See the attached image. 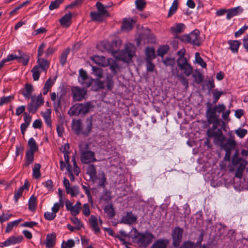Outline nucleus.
I'll return each instance as SVG.
<instances>
[{
    "instance_id": "1",
    "label": "nucleus",
    "mask_w": 248,
    "mask_h": 248,
    "mask_svg": "<svg viewBox=\"0 0 248 248\" xmlns=\"http://www.w3.org/2000/svg\"><path fill=\"white\" fill-rule=\"evenodd\" d=\"M206 117L209 124H212L211 128L207 129L206 135L208 138H212L217 132V126L221 124L222 127L225 125V123L219 118V114L224 111L226 108L223 104H218L212 108V104L209 102L206 104Z\"/></svg>"
},
{
    "instance_id": "2",
    "label": "nucleus",
    "mask_w": 248,
    "mask_h": 248,
    "mask_svg": "<svg viewBox=\"0 0 248 248\" xmlns=\"http://www.w3.org/2000/svg\"><path fill=\"white\" fill-rule=\"evenodd\" d=\"M93 107V105L90 102L76 104L70 108L68 113L70 116L85 115L92 110Z\"/></svg>"
},
{
    "instance_id": "3",
    "label": "nucleus",
    "mask_w": 248,
    "mask_h": 248,
    "mask_svg": "<svg viewBox=\"0 0 248 248\" xmlns=\"http://www.w3.org/2000/svg\"><path fill=\"white\" fill-rule=\"evenodd\" d=\"M80 153V161L83 164H88L96 161L97 160L93 152L89 150L88 144L82 143L79 145Z\"/></svg>"
},
{
    "instance_id": "4",
    "label": "nucleus",
    "mask_w": 248,
    "mask_h": 248,
    "mask_svg": "<svg viewBox=\"0 0 248 248\" xmlns=\"http://www.w3.org/2000/svg\"><path fill=\"white\" fill-rule=\"evenodd\" d=\"M133 230L135 232L134 238L137 240V243L141 247H147L155 238L154 236L149 232L141 233L139 232L136 228H133Z\"/></svg>"
},
{
    "instance_id": "5",
    "label": "nucleus",
    "mask_w": 248,
    "mask_h": 248,
    "mask_svg": "<svg viewBox=\"0 0 248 248\" xmlns=\"http://www.w3.org/2000/svg\"><path fill=\"white\" fill-rule=\"evenodd\" d=\"M136 49V47L130 43L127 44L124 50H119L116 52V54H117L116 58L117 59L128 62L135 55Z\"/></svg>"
},
{
    "instance_id": "6",
    "label": "nucleus",
    "mask_w": 248,
    "mask_h": 248,
    "mask_svg": "<svg viewBox=\"0 0 248 248\" xmlns=\"http://www.w3.org/2000/svg\"><path fill=\"white\" fill-rule=\"evenodd\" d=\"M200 33V31L196 29L188 34L182 35L180 37V39L184 42L188 43L196 46H199L202 43Z\"/></svg>"
},
{
    "instance_id": "7",
    "label": "nucleus",
    "mask_w": 248,
    "mask_h": 248,
    "mask_svg": "<svg viewBox=\"0 0 248 248\" xmlns=\"http://www.w3.org/2000/svg\"><path fill=\"white\" fill-rule=\"evenodd\" d=\"M184 230L179 227H175L171 232V237L172 239V245L173 247L177 248L179 247L182 242Z\"/></svg>"
},
{
    "instance_id": "8",
    "label": "nucleus",
    "mask_w": 248,
    "mask_h": 248,
    "mask_svg": "<svg viewBox=\"0 0 248 248\" xmlns=\"http://www.w3.org/2000/svg\"><path fill=\"white\" fill-rule=\"evenodd\" d=\"M179 69L186 77H189L193 72V67L188 62L187 59H182L176 62Z\"/></svg>"
},
{
    "instance_id": "9",
    "label": "nucleus",
    "mask_w": 248,
    "mask_h": 248,
    "mask_svg": "<svg viewBox=\"0 0 248 248\" xmlns=\"http://www.w3.org/2000/svg\"><path fill=\"white\" fill-rule=\"evenodd\" d=\"M112 78L113 76L111 74H107L104 81L98 80L96 84L98 88L105 89L106 87L108 90H111L114 86Z\"/></svg>"
},
{
    "instance_id": "10",
    "label": "nucleus",
    "mask_w": 248,
    "mask_h": 248,
    "mask_svg": "<svg viewBox=\"0 0 248 248\" xmlns=\"http://www.w3.org/2000/svg\"><path fill=\"white\" fill-rule=\"evenodd\" d=\"M73 99L74 101H80L85 98L86 90L78 86L73 87L71 89Z\"/></svg>"
},
{
    "instance_id": "11",
    "label": "nucleus",
    "mask_w": 248,
    "mask_h": 248,
    "mask_svg": "<svg viewBox=\"0 0 248 248\" xmlns=\"http://www.w3.org/2000/svg\"><path fill=\"white\" fill-rule=\"evenodd\" d=\"M79 82L84 87H89L92 83V79L88 76L87 72L81 69L79 71Z\"/></svg>"
},
{
    "instance_id": "12",
    "label": "nucleus",
    "mask_w": 248,
    "mask_h": 248,
    "mask_svg": "<svg viewBox=\"0 0 248 248\" xmlns=\"http://www.w3.org/2000/svg\"><path fill=\"white\" fill-rule=\"evenodd\" d=\"M137 217L132 212H127L125 216L122 217L120 223L132 224L136 222Z\"/></svg>"
},
{
    "instance_id": "13",
    "label": "nucleus",
    "mask_w": 248,
    "mask_h": 248,
    "mask_svg": "<svg viewBox=\"0 0 248 248\" xmlns=\"http://www.w3.org/2000/svg\"><path fill=\"white\" fill-rule=\"evenodd\" d=\"M92 128V121L89 119H87L84 123H82V128H81V134L84 137L88 136L90 133Z\"/></svg>"
},
{
    "instance_id": "14",
    "label": "nucleus",
    "mask_w": 248,
    "mask_h": 248,
    "mask_svg": "<svg viewBox=\"0 0 248 248\" xmlns=\"http://www.w3.org/2000/svg\"><path fill=\"white\" fill-rule=\"evenodd\" d=\"M33 91V87L31 84L26 83L24 87L21 90V93L26 99H29L32 97L31 93Z\"/></svg>"
},
{
    "instance_id": "15",
    "label": "nucleus",
    "mask_w": 248,
    "mask_h": 248,
    "mask_svg": "<svg viewBox=\"0 0 248 248\" xmlns=\"http://www.w3.org/2000/svg\"><path fill=\"white\" fill-rule=\"evenodd\" d=\"M72 14L69 13L65 14L60 20L59 21L62 27L67 28L71 24Z\"/></svg>"
},
{
    "instance_id": "16",
    "label": "nucleus",
    "mask_w": 248,
    "mask_h": 248,
    "mask_svg": "<svg viewBox=\"0 0 248 248\" xmlns=\"http://www.w3.org/2000/svg\"><path fill=\"white\" fill-rule=\"evenodd\" d=\"M243 11V8L238 6L233 8L229 9L227 11V18L230 20L232 17L237 16L241 13Z\"/></svg>"
},
{
    "instance_id": "17",
    "label": "nucleus",
    "mask_w": 248,
    "mask_h": 248,
    "mask_svg": "<svg viewBox=\"0 0 248 248\" xmlns=\"http://www.w3.org/2000/svg\"><path fill=\"white\" fill-rule=\"evenodd\" d=\"M56 234L55 233H49L46 236V246L47 248H51L55 244Z\"/></svg>"
},
{
    "instance_id": "18",
    "label": "nucleus",
    "mask_w": 248,
    "mask_h": 248,
    "mask_svg": "<svg viewBox=\"0 0 248 248\" xmlns=\"http://www.w3.org/2000/svg\"><path fill=\"white\" fill-rule=\"evenodd\" d=\"M172 74L176 78H177L181 82V83L186 87V88H187L188 87V80L184 77V76L181 74L179 73V71L176 70V71H172Z\"/></svg>"
},
{
    "instance_id": "19",
    "label": "nucleus",
    "mask_w": 248,
    "mask_h": 248,
    "mask_svg": "<svg viewBox=\"0 0 248 248\" xmlns=\"http://www.w3.org/2000/svg\"><path fill=\"white\" fill-rule=\"evenodd\" d=\"M18 52L17 61L21 63L23 65H26L30 59L29 56L21 50H19Z\"/></svg>"
},
{
    "instance_id": "20",
    "label": "nucleus",
    "mask_w": 248,
    "mask_h": 248,
    "mask_svg": "<svg viewBox=\"0 0 248 248\" xmlns=\"http://www.w3.org/2000/svg\"><path fill=\"white\" fill-rule=\"evenodd\" d=\"M169 241L167 239H158L152 246L151 248H166Z\"/></svg>"
},
{
    "instance_id": "21",
    "label": "nucleus",
    "mask_w": 248,
    "mask_h": 248,
    "mask_svg": "<svg viewBox=\"0 0 248 248\" xmlns=\"http://www.w3.org/2000/svg\"><path fill=\"white\" fill-rule=\"evenodd\" d=\"M37 62L38 65L35 66H39V69L41 71L46 72L49 65L48 62L44 59L39 58L37 60Z\"/></svg>"
},
{
    "instance_id": "22",
    "label": "nucleus",
    "mask_w": 248,
    "mask_h": 248,
    "mask_svg": "<svg viewBox=\"0 0 248 248\" xmlns=\"http://www.w3.org/2000/svg\"><path fill=\"white\" fill-rule=\"evenodd\" d=\"M236 143L235 141L229 139L226 144H222V148L225 152H228V151L231 152L232 150L234 149Z\"/></svg>"
},
{
    "instance_id": "23",
    "label": "nucleus",
    "mask_w": 248,
    "mask_h": 248,
    "mask_svg": "<svg viewBox=\"0 0 248 248\" xmlns=\"http://www.w3.org/2000/svg\"><path fill=\"white\" fill-rule=\"evenodd\" d=\"M89 222L92 229L95 233L100 232V229L98 226L97 219L93 215H92L89 219Z\"/></svg>"
},
{
    "instance_id": "24",
    "label": "nucleus",
    "mask_w": 248,
    "mask_h": 248,
    "mask_svg": "<svg viewBox=\"0 0 248 248\" xmlns=\"http://www.w3.org/2000/svg\"><path fill=\"white\" fill-rule=\"evenodd\" d=\"M213 137L215 139V143L217 144H222L224 140V137L222 134L221 129L218 128L217 132L214 134Z\"/></svg>"
},
{
    "instance_id": "25",
    "label": "nucleus",
    "mask_w": 248,
    "mask_h": 248,
    "mask_svg": "<svg viewBox=\"0 0 248 248\" xmlns=\"http://www.w3.org/2000/svg\"><path fill=\"white\" fill-rule=\"evenodd\" d=\"M82 121L81 120H74L72 123V129L77 135H80L79 128L81 126Z\"/></svg>"
},
{
    "instance_id": "26",
    "label": "nucleus",
    "mask_w": 248,
    "mask_h": 248,
    "mask_svg": "<svg viewBox=\"0 0 248 248\" xmlns=\"http://www.w3.org/2000/svg\"><path fill=\"white\" fill-rule=\"evenodd\" d=\"M34 153V152L27 151L26 153V160L24 164L25 167H28L29 165L33 162Z\"/></svg>"
},
{
    "instance_id": "27",
    "label": "nucleus",
    "mask_w": 248,
    "mask_h": 248,
    "mask_svg": "<svg viewBox=\"0 0 248 248\" xmlns=\"http://www.w3.org/2000/svg\"><path fill=\"white\" fill-rule=\"evenodd\" d=\"M62 101H63V96L62 94L60 95H58L57 99L53 101L54 109L56 112H59V109L61 108V103Z\"/></svg>"
},
{
    "instance_id": "28",
    "label": "nucleus",
    "mask_w": 248,
    "mask_h": 248,
    "mask_svg": "<svg viewBox=\"0 0 248 248\" xmlns=\"http://www.w3.org/2000/svg\"><path fill=\"white\" fill-rule=\"evenodd\" d=\"M145 52V61H152L155 58V49L154 47H147Z\"/></svg>"
},
{
    "instance_id": "29",
    "label": "nucleus",
    "mask_w": 248,
    "mask_h": 248,
    "mask_svg": "<svg viewBox=\"0 0 248 248\" xmlns=\"http://www.w3.org/2000/svg\"><path fill=\"white\" fill-rule=\"evenodd\" d=\"M31 98V102L33 103V104H34V105L38 108L44 103V101L42 98L41 94H39L37 97L33 96Z\"/></svg>"
},
{
    "instance_id": "30",
    "label": "nucleus",
    "mask_w": 248,
    "mask_h": 248,
    "mask_svg": "<svg viewBox=\"0 0 248 248\" xmlns=\"http://www.w3.org/2000/svg\"><path fill=\"white\" fill-rule=\"evenodd\" d=\"M134 20L130 19H124L122 28L123 30L129 31L133 28Z\"/></svg>"
},
{
    "instance_id": "31",
    "label": "nucleus",
    "mask_w": 248,
    "mask_h": 248,
    "mask_svg": "<svg viewBox=\"0 0 248 248\" xmlns=\"http://www.w3.org/2000/svg\"><path fill=\"white\" fill-rule=\"evenodd\" d=\"M87 173L90 176L91 179L93 180L96 178V170L93 164H90L87 168Z\"/></svg>"
},
{
    "instance_id": "32",
    "label": "nucleus",
    "mask_w": 248,
    "mask_h": 248,
    "mask_svg": "<svg viewBox=\"0 0 248 248\" xmlns=\"http://www.w3.org/2000/svg\"><path fill=\"white\" fill-rule=\"evenodd\" d=\"M179 4L178 0H174L170 6L168 15V17L171 16L177 11Z\"/></svg>"
},
{
    "instance_id": "33",
    "label": "nucleus",
    "mask_w": 248,
    "mask_h": 248,
    "mask_svg": "<svg viewBox=\"0 0 248 248\" xmlns=\"http://www.w3.org/2000/svg\"><path fill=\"white\" fill-rule=\"evenodd\" d=\"M230 46V49L233 53H236L238 51V48L241 44L240 41L238 40L229 41L228 42Z\"/></svg>"
},
{
    "instance_id": "34",
    "label": "nucleus",
    "mask_w": 248,
    "mask_h": 248,
    "mask_svg": "<svg viewBox=\"0 0 248 248\" xmlns=\"http://www.w3.org/2000/svg\"><path fill=\"white\" fill-rule=\"evenodd\" d=\"M28 145L30 148L28 151L34 152L38 151V147L36 144V141L33 138H31L29 140Z\"/></svg>"
},
{
    "instance_id": "35",
    "label": "nucleus",
    "mask_w": 248,
    "mask_h": 248,
    "mask_svg": "<svg viewBox=\"0 0 248 248\" xmlns=\"http://www.w3.org/2000/svg\"><path fill=\"white\" fill-rule=\"evenodd\" d=\"M65 189L66 193L70 194L72 197H76L79 193V188L77 186H69Z\"/></svg>"
},
{
    "instance_id": "36",
    "label": "nucleus",
    "mask_w": 248,
    "mask_h": 248,
    "mask_svg": "<svg viewBox=\"0 0 248 248\" xmlns=\"http://www.w3.org/2000/svg\"><path fill=\"white\" fill-rule=\"evenodd\" d=\"M104 211L108 216L109 218H112L115 216V212L111 204L107 205L104 208Z\"/></svg>"
},
{
    "instance_id": "37",
    "label": "nucleus",
    "mask_w": 248,
    "mask_h": 248,
    "mask_svg": "<svg viewBox=\"0 0 248 248\" xmlns=\"http://www.w3.org/2000/svg\"><path fill=\"white\" fill-rule=\"evenodd\" d=\"M41 165L39 163H35L32 169V175L35 179L39 178L41 176L40 173Z\"/></svg>"
},
{
    "instance_id": "38",
    "label": "nucleus",
    "mask_w": 248,
    "mask_h": 248,
    "mask_svg": "<svg viewBox=\"0 0 248 248\" xmlns=\"http://www.w3.org/2000/svg\"><path fill=\"white\" fill-rule=\"evenodd\" d=\"M185 28V26L184 24L178 23L175 26L172 27L171 28V31L174 33H179L182 32Z\"/></svg>"
},
{
    "instance_id": "39",
    "label": "nucleus",
    "mask_w": 248,
    "mask_h": 248,
    "mask_svg": "<svg viewBox=\"0 0 248 248\" xmlns=\"http://www.w3.org/2000/svg\"><path fill=\"white\" fill-rule=\"evenodd\" d=\"M32 78L34 81H37L40 77V73L42 71L39 69V66H34L31 70Z\"/></svg>"
},
{
    "instance_id": "40",
    "label": "nucleus",
    "mask_w": 248,
    "mask_h": 248,
    "mask_svg": "<svg viewBox=\"0 0 248 248\" xmlns=\"http://www.w3.org/2000/svg\"><path fill=\"white\" fill-rule=\"evenodd\" d=\"M22 221V219H19L14 221L10 222L8 223L5 230L6 233H8L12 230L14 227L17 226L19 223Z\"/></svg>"
},
{
    "instance_id": "41",
    "label": "nucleus",
    "mask_w": 248,
    "mask_h": 248,
    "mask_svg": "<svg viewBox=\"0 0 248 248\" xmlns=\"http://www.w3.org/2000/svg\"><path fill=\"white\" fill-rule=\"evenodd\" d=\"M192 77L194 79L195 83L198 84H200L203 81V76L199 71H197L195 73L193 74Z\"/></svg>"
},
{
    "instance_id": "42",
    "label": "nucleus",
    "mask_w": 248,
    "mask_h": 248,
    "mask_svg": "<svg viewBox=\"0 0 248 248\" xmlns=\"http://www.w3.org/2000/svg\"><path fill=\"white\" fill-rule=\"evenodd\" d=\"M36 198L35 197L32 196L29 201V209L31 211H33L35 210L36 208Z\"/></svg>"
},
{
    "instance_id": "43",
    "label": "nucleus",
    "mask_w": 248,
    "mask_h": 248,
    "mask_svg": "<svg viewBox=\"0 0 248 248\" xmlns=\"http://www.w3.org/2000/svg\"><path fill=\"white\" fill-rule=\"evenodd\" d=\"M22 239L23 237L22 236H19L18 237L12 236L9 238L7 240L10 246L11 244L20 243L22 241Z\"/></svg>"
},
{
    "instance_id": "44",
    "label": "nucleus",
    "mask_w": 248,
    "mask_h": 248,
    "mask_svg": "<svg viewBox=\"0 0 248 248\" xmlns=\"http://www.w3.org/2000/svg\"><path fill=\"white\" fill-rule=\"evenodd\" d=\"M42 115L43 117L45 122L48 126H51V120L50 113L49 112H42Z\"/></svg>"
},
{
    "instance_id": "45",
    "label": "nucleus",
    "mask_w": 248,
    "mask_h": 248,
    "mask_svg": "<svg viewBox=\"0 0 248 248\" xmlns=\"http://www.w3.org/2000/svg\"><path fill=\"white\" fill-rule=\"evenodd\" d=\"M169 49V47L168 46H163L159 48L157 50V55L163 57V56L167 53Z\"/></svg>"
},
{
    "instance_id": "46",
    "label": "nucleus",
    "mask_w": 248,
    "mask_h": 248,
    "mask_svg": "<svg viewBox=\"0 0 248 248\" xmlns=\"http://www.w3.org/2000/svg\"><path fill=\"white\" fill-rule=\"evenodd\" d=\"M69 52L68 50H65L62 52L60 59V63L62 66H63L66 62Z\"/></svg>"
},
{
    "instance_id": "47",
    "label": "nucleus",
    "mask_w": 248,
    "mask_h": 248,
    "mask_svg": "<svg viewBox=\"0 0 248 248\" xmlns=\"http://www.w3.org/2000/svg\"><path fill=\"white\" fill-rule=\"evenodd\" d=\"M146 4L145 0H136L135 1L136 8L139 11H142L144 9Z\"/></svg>"
},
{
    "instance_id": "48",
    "label": "nucleus",
    "mask_w": 248,
    "mask_h": 248,
    "mask_svg": "<svg viewBox=\"0 0 248 248\" xmlns=\"http://www.w3.org/2000/svg\"><path fill=\"white\" fill-rule=\"evenodd\" d=\"M75 243L73 239H69L66 242L63 241L62 244V248H72L75 246Z\"/></svg>"
},
{
    "instance_id": "49",
    "label": "nucleus",
    "mask_w": 248,
    "mask_h": 248,
    "mask_svg": "<svg viewBox=\"0 0 248 248\" xmlns=\"http://www.w3.org/2000/svg\"><path fill=\"white\" fill-rule=\"evenodd\" d=\"M195 61L196 62L200 64L202 68L206 67V64L201 57L199 52H196L195 53Z\"/></svg>"
},
{
    "instance_id": "50",
    "label": "nucleus",
    "mask_w": 248,
    "mask_h": 248,
    "mask_svg": "<svg viewBox=\"0 0 248 248\" xmlns=\"http://www.w3.org/2000/svg\"><path fill=\"white\" fill-rule=\"evenodd\" d=\"M14 98V95L1 97L0 99V106L10 102Z\"/></svg>"
},
{
    "instance_id": "51",
    "label": "nucleus",
    "mask_w": 248,
    "mask_h": 248,
    "mask_svg": "<svg viewBox=\"0 0 248 248\" xmlns=\"http://www.w3.org/2000/svg\"><path fill=\"white\" fill-rule=\"evenodd\" d=\"M63 1V0H55L54 1H52L49 6V10H53L55 9H57Z\"/></svg>"
},
{
    "instance_id": "52",
    "label": "nucleus",
    "mask_w": 248,
    "mask_h": 248,
    "mask_svg": "<svg viewBox=\"0 0 248 248\" xmlns=\"http://www.w3.org/2000/svg\"><path fill=\"white\" fill-rule=\"evenodd\" d=\"M96 6L100 15H104L107 13L106 7H105L101 2H97L96 4Z\"/></svg>"
},
{
    "instance_id": "53",
    "label": "nucleus",
    "mask_w": 248,
    "mask_h": 248,
    "mask_svg": "<svg viewBox=\"0 0 248 248\" xmlns=\"http://www.w3.org/2000/svg\"><path fill=\"white\" fill-rule=\"evenodd\" d=\"M197 245L189 241L185 242L179 248H196Z\"/></svg>"
},
{
    "instance_id": "54",
    "label": "nucleus",
    "mask_w": 248,
    "mask_h": 248,
    "mask_svg": "<svg viewBox=\"0 0 248 248\" xmlns=\"http://www.w3.org/2000/svg\"><path fill=\"white\" fill-rule=\"evenodd\" d=\"M163 63L166 66H173L175 64V60L174 58H166L163 60Z\"/></svg>"
},
{
    "instance_id": "55",
    "label": "nucleus",
    "mask_w": 248,
    "mask_h": 248,
    "mask_svg": "<svg viewBox=\"0 0 248 248\" xmlns=\"http://www.w3.org/2000/svg\"><path fill=\"white\" fill-rule=\"evenodd\" d=\"M71 220L74 224L76 225L77 230H80L83 227V224L77 217H74L71 218Z\"/></svg>"
},
{
    "instance_id": "56",
    "label": "nucleus",
    "mask_w": 248,
    "mask_h": 248,
    "mask_svg": "<svg viewBox=\"0 0 248 248\" xmlns=\"http://www.w3.org/2000/svg\"><path fill=\"white\" fill-rule=\"evenodd\" d=\"M63 206V202H56L54 203L53 206L52 208V211L55 214L56 213L58 212L60 207H62Z\"/></svg>"
},
{
    "instance_id": "57",
    "label": "nucleus",
    "mask_w": 248,
    "mask_h": 248,
    "mask_svg": "<svg viewBox=\"0 0 248 248\" xmlns=\"http://www.w3.org/2000/svg\"><path fill=\"white\" fill-rule=\"evenodd\" d=\"M118 236L123 240L122 241H120L122 242L123 245H126L128 244V243L126 242L124 237H128L129 235L128 234L126 233L125 231L124 230H121L119 232V234H118Z\"/></svg>"
},
{
    "instance_id": "58",
    "label": "nucleus",
    "mask_w": 248,
    "mask_h": 248,
    "mask_svg": "<svg viewBox=\"0 0 248 248\" xmlns=\"http://www.w3.org/2000/svg\"><path fill=\"white\" fill-rule=\"evenodd\" d=\"M38 108L35 106L33 103L31 102L27 106V109L29 112L34 114L38 109Z\"/></svg>"
},
{
    "instance_id": "59",
    "label": "nucleus",
    "mask_w": 248,
    "mask_h": 248,
    "mask_svg": "<svg viewBox=\"0 0 248 248\" xmlns=\"http://www.w3.org/2000/svg\"><path fill=\"white\" fill-rule=\"evenodd\" d=\"M72 161L73 163L74 171L76 175L78 176L80 172V168L78 166L76 157L75 156H73L72 158Z\"/></svg>"
},
{
    "instance_id": "60",
    "label": "nucleus",
    "mask_w": 248,
    "mask_h": 248,
    "mask_svg": "<svg viewBox=\"0 0 248 248\" xmlns=\"http://www.w3.org/2000/svg\"><path fill=\"white\" fill-rule=\"evenodd\" d=\"M56 215L53 212H46L44 214V217L46 220H52L54 219Z\"/></svg>"
},
{
    "instance_id": "61",
    "label": "nucleus",
    "mask_w": 248,
    "mask_h": 248,
    "mask_svg": "<svg viewBox=\"0 0 248 248\" xmlns=\"http://www.w3.org/2000/svg\"><path fill=\"white\" fill-rule=\"evenodd\" d=\"M23 192L22 188H19L17 190L15 191L14 200L16 202H17L19 197L21 196Z\"/></svg>"
},
{
    "instance_id": "62",
    "label": "nucleus",
    "mask_w": 248,
    "mask_h": 248,
    "mask_svg": "<svg viewBox=\"0 0 248 248\" xmlns=\"http://www.w3.org/2000/svg\"><path fill=\"white\" fill-rule=\"evenodd\" d=\"M186 50L185 48H182L177 52L178 58L176 60V62H179V60L182 59H186L185 57Z\"/></svg>"
},
{
    "instance_id": "63",
    "label": "nucleus",
    "mask_w": 248,
    "mask_h": 248,
    "mask_svg": "<svg viewBox=\"0 0 248 248\" xmlns=\"http://www.w3.org/2000/svg\"><path fill=\"white\" fill-rule=\"evenodd\" d=\"M146 62V68L148 72H152L155 69V65L152 62V61H145Z\"/></svg>"
},
{
    "instance_id": "64",
    "label": "nucleus",
    "mask_w": 248,
    "mask_h": 248,
    "mask_svg": "<svg viewBox=\"0 0 248 248\" xmlns=\"http://www.w3.org/2000/svg\"><path fill=\"white\" fill-rule=\"evenodd\" d=\"M248 29V25L246 26L245 25L243 27H242L241 29H240L238 31L235 32L234 36L235 37H238L241 35H242L246 30H247Z\"/></svg>"
}]
</instances>
